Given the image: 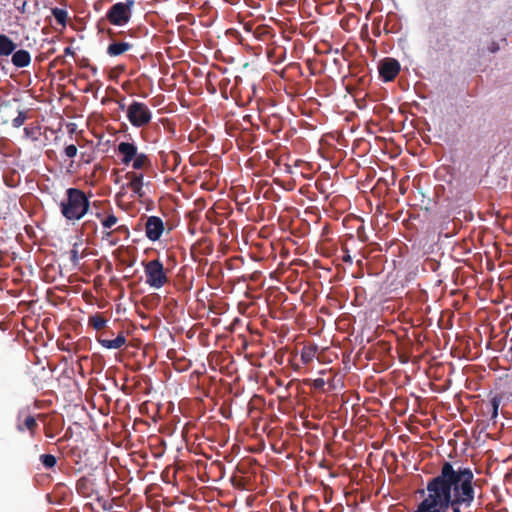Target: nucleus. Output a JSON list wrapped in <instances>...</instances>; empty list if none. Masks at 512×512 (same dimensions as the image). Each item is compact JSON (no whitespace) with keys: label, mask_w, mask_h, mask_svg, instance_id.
<instances>
[{"label":"nucleus","mask_w":512,"mask_h":512,"mask_svg":"<svg viewBox=\"0 0 512 512\" xmlns=\"http://www.w3.org/2000/svg\"><path fill=\"white\" fill-rule=\"evenodd\" d=\"M76 491L83 497H92L95 493L93 482L87 477H81L76 482Z\"/></svg>","instance_id":"obj_13"},{"label":"nucleus","mask_w":512,"mask_h":512,"mask_svg":"<svg viewBox=\"0 0 512 512\" xmlns=\"http://www.w3.org/2000/svg\"><path fill=\"white\" fill-rule=\"evenodd\" d=\"M39 460L47 470L53 469L57 464V458L52 454H42L40 455Z\"/></svg>","instance_id":"obj_21"},{"label":"nucleus","mask_w":512,"mask_h":512,"mask_svg":"<svg viewBox=\"0 0 512 512\" xmlns=\"http://www.w3.org/2000/svg\"><path fill=\"white\" fill-rule=\"evenodd\" d=\"M64 54H65V55H71V56H73L75 53H74V50H73L71 47H66V48L64 49Z\"/></svg>","instance_id":"obj_32"},{"label":"nucleus","mask_w":512,"mask_h":512,"mask_svg":"<svg viewBox=\"0 0 512 512\" xmlns=\"http://www.w3.org/2000/svg\"><path fill=\"white\" fill-rule=\"evenodd\" d=\"M10 56L11 62L16 68H25L31 64V54L25 49H15Z\"/></svg>","instance_id":"obj_11"},{"label":"nucleus","mask_w":512,"mask_h":512,"mask_svg":"<svg viewBox=\"0 0 512 512\" xmlns=\"http://www.w3.org/2000/svg\"><path fill=\"white\" fill-rule=\"evenodd\" d=\"M318 351L316 345H306L301 350V360L304 364H309L313 361Z\"/></svg>","instance_id":"obj_18"},{"label":"nucleus","mask_w":512,"mask_h":512,"mask_svg":"<svg viewBox=\"0 0 512 512\" xmlns=\"http://www.w3.org/2000/svg\"><path fill=\"white\" fill-rule=\"evenodd\" d=\"M98 343L106 349H120L126 345L127 339L123 332H120L115 339L109 340L102 336L97 337Z\"/></svg>","instance_id":"obj_12"},{"label":"nucleus","mask_w":512,"mask_h":512,"mask_svg":"<svg viewBox=\"0 0 512 512\" xmlns=\"http://www.w3.org/2000/svg\"><path fill=\"white\" fill-rule=\"evenodd\" d=\"M503 397L501 395H495L491 398L489 404L487 405L488 413L491 414L490 419L495 422L498 417L499 406L502 402Z\"/></svg>","instance_id":"obj_19"},{"label":"nucleus","mask_w":512,"mask_h":512,"mask_svg":"<svg viewBox=\"0 0 512 512\" xmlns=\"http://www.w3.org/2000/svg\"><path fill=\"white\" fill-rule=\"evenodd\" d=\"M24 134L27 138H30L34 141L38 140V137H37V129L36 128H30V127H25L24 128Z\"/></svg>","instance_id":"obj_25"},{"label":"nucleus","mask_w":512,"mask_h":512,"mask_svg":"<svg viewBox=\"0 0 512 512\" xmlns=\"http://www.w3.org/2000/svg\"><path fill=\"white\" fill-rule=\"evenodd\" d=\"M18 115L12 120V126L14 128H19L21 127L25 120L27 119V113L22 111V110H18Z\"/></svg>","instance_id":"obj_23"},{"label":"nucleus","mask_w":512,"mask_h":512,"mask_svg":"<svg viewBox=\"0 0 512 512\" xmlns=\"http://www.w3.org/2000/svg\"><path fill=\"white\" fill-rule=\"evenodd\" d=\"M117 151L122 155L121 162L124 165H129L138 153L137 146L134 143L120 142Z\"/></svg>","instance_id":"obj_8"},{"label":"nucleus","mask_w":512,"mask_h":512,"mask_svg":"<svg viewBox=\"0 0 512 512\" xmlns=\"http://www.w3.org/2000/svg\"><path fill=\"white\" fill-rule=\"evenodd\" d=\"M107 34L109 35V37L112 39L115 35L114 31L112 29H107Z\"/></svg>","instance_id":"obj_33"},{"label":"nucleus","mask_w":512,"mask_h":512,"mask_svg":"<svg viewBox=\"0 0 512 512\" xmlns=\"http://www.w3.org/2000/svg\"><path fill=\"white\" fill-rule=\"evenodd\" d=\"M134 6V0L113 4L106 13L107 21L114 26L126 25L131 20Z\"/></svg>","instance_id":"obj_3"},{"label":"nucleus","mask_w":512,"mask_h":512,"mask_svg":"<svg viewBox=\"0 0 512 512\" xmlns=\"http://www.w3.org/2000/svg\"><path fill=\"white\" fill-rule=\"evenodd\" d=\"M127 118L132 126L140 128L148 125L152 112L145 103L133 101L126 110Z\"/></svg>","instance_id":"obj_4"},{"label":"nucleus","mask_w":512,"mask_h":512,"mask_svg":"<svg viewBox=\"0 0 512 512\" xmlns=\"http://www.w3.org/2000/svg\"><path fill=\"white\" fill-rule=\"evenodd\" d=\"M134 44L128 41H112L107 47V54L111 57L123 55L133 48Z\"/></svg>","instance_id":"obj_10"},{"label":"nucleus","mask_w":512,"mask_h":512,"mask_svg":"<svg viewBox=\"0 0 512 512\" xmlns=\"http://www.w3.org/2000/svg\"><path fill=\"white\" fill-rule=\"evenodd\" d=\"M132 167L135 170H148L152 168V162L148 155L144 153H137L135 158L132 160Z\"/></svg>","instance_id":"obj_15"},{"label":"nucleus","mask_w":512,"mask_h":512,"mask_svg":"<svg viewBox=\"0 0 512 512\" xmlns=\"http://www.w3.org/2000/svg\"><path fill=\"white\" fill-rule=\"evenodd\" d=\"M115 234H122L124 235L125 239H128L130 237V230L126 225H119L115 229Z\"/></svg>","instance_id":"obj_26"},{"label":"nucleus","mask_w":512,"mask_h":512,"mask_svg":"<svg viewBox=\"0 0 512 512\" xmlns=\"http://www.w3.org/2000/svg\"><path fill=\"white\" fill-rule=\"evenodd\" d=\"M108 320L103 316L102 313H95L90 315L88 318V325L96 331L104 329L107 325Z\"/></svg>","instance_id":"obj_16"},{"label":"nucleus","mask_w":512,"mask_h":512,"mask_svg":"<svg viewBox=\"0 0 512 512\" xmlns=\"http://www.w3.org/2000/svg\"><path fill=\"white\" fill-rule=\"evenodd\" d=\"M16 48L17 44L8 35L0 34V65Z\"/></svg>","instance_id":"obj_9"},{"label":"nucleus","mask_w":512,"mask_h":512,"mask_svg":"<svg viewBox=\"0 0 512 512\" xmlns=\"http://www.w3.org/2000/svg\"><path fill=\"white\" fill-rule=\"evenodd\" d=\"M95 216L100 220L101 225L105 230H110L114 225L118 223V218L113 213L112 207H110L109 210L104 213L97 212Z\"/></svg>","instance_id":"obj_14"},{"label":"nucleus","mask_w":512,"mask_h":512,"mask_svg":"<svg viewBox=\"0 0 512 512\" xmlns=\"http://www.w3.org/2000/svg\"><path fill=\"white\" fill-rule=\"evenodd\" d=\"M343 256H342V260L346 263H349V264H352L353 262V259L349 253V250L347 248H344L343 249Z\"/></svg>","instance_id":"obj_28"},{"label":"nucleus","mask_w":512,"mask_h":512,"mask_svg":"<svg viewBox=\"0 0 512 512\" xmlns=\"http://www.w3.org/2000/svg\"><path fill=\"white\" fill-rule=\"evenodd\" d=\"M125 177L129 180L127 187L138 197H143V174L130 171L126 173Z\"/></svg>","instance_id":"obj_7"},{"label":"nucleus","mask_w":512,"mask_h":512,"mask_svg":"<svg viewBox=\"0 0 512 512\" xmlns=\"http://www.w3.org/2000/svg\"><path fill=\"white\" fill-rule=\"evenodd\" d=\"M97 501L101 504L104 510H109L112 508V505L109 504L103 496H97Z\"/></svg>","instance_id":"obj_27"},{"label":"nucleus","mask_w":512,"mask_h":512,"mask_svg":"<svg viewBox=\"0 0 512 512\" xmlns=\"http://www.w3.org/2000/svg\"><path fill=\"white\" fill-rule=\"evenodd\" d=\"M97 28H98V32H104L105 31V29L101 26L100 23H98Z\"/></svg>","instance_id":"obj_35"},{"label":"nucleus","mask_w":512,"mask_h":512,"mask_svg":"<svg viewBox=\"0 0 512 512\" xmlns=\"http://www.w3.org/2000/svg\"><path fill=\"white\" fill-rule=\"evenodd\" d=\"M143 267L145 283L149 287L153 289H160L168 283L169 278L163 263L159 259H153L143 263Z\"/></svg>","instance_id":"obj_2"},{"label":"nucleus","mask_w":512,"mask_h":512,"mask_svg":"<svg viewBox=\"0 0 512 512\" xmlns=\"http://www.w3.org/2000/svg\"><path fill=\"white\" fill-rule=\"evenodd\" d=\"M119 108H120L121 110H124V109H125V104H124V103H119Z\"/></svg>","instance_id":"obj_36"},{"label":"nucleus","mask_w":512,"mask_h":512,"mask_svg":"<svg viewBox=\"0 0 512 512\" xmlns=\"http://www.w3.org/2000/svg\"><path fill=\"white\" fill-rule=\"evenodd\" d=\"M90 208V201L86 194L78 188H68L66 198L60 203V211L67 221L82 219Z\"/></svg>","instance_id":"obj_1"},{"label":"nucleus","mask_w":512,"mask_h":512,"mask_svg":"<svg viewBox=\"0 0 512 512\" xmlns=\"http://www.w3.org/2000/svg\"><path fill=\"white\" fill-rule=\"evenodd\" d=\"M164 231V222L158 216H149L145 223V235L150 241H158Z\"/></svg>","instance_id":"obj_6"},{"label":"nucleus","mask_w":512,"mask_h":512,"mask_svg":"<svg viewBox=\"0 0 512 512\" xmlns=\"http://www.w3.org/2000/svg\"><path fill=\"white\" fill-rule=\"evenodd\" d=\"M77 147L74 144H70L65 147L64 153L68 158H74L77 155Z\"/></svg>","instance_id":"obj_24"},{"label":"nucleus","mask_w":512,"mask_h":512,"mask_svg":"<svg viewBox=\"0 0 512 512\" xmlns=\"http://www.w3.org/2000/svg\"><path fill=\"white\" fill-rule=\"evenodd\" d=\"M102 234V239L107 241L110 246H115L119 242V238L115 236L114 230H105Z\"/></svg>","instance_id":"obj_22"},{"label":"nucleus","mask_w":512,"mask_h":512,"mask_svg":"<svg viewBox=\"0 0 512 512\" xmlns=\"http://www.w3.org/2000/svg\"><path fill=\"white\" fill-rule=\"evenodd\" d=\"M52 15L54 16V18L58 24L62 25L63 27L66 26L68 12L65 9H61V8H57V7L53 8Z\"/></svg>","instance_id":"obj_20"},{"label":"nucleus","mask_w":512,"mask_h":512,"mask_svg":"<svg viewBox=\"0 0 512 512\" xmlns=\"http://www.w3.org/2000/svg\"><path fill=\"white\" fill-rule=\"evenodd\" d=\"M400 72V63L394 58H385L379 64V75L385 82L393 81Z\"/></svg>","instance_id":"obj_5"},{"label":"nucleus","mask_w":512,"mask_h":512,"mask_svg":"<svg viewBox=\"0 0 512 512\" xmlns=\"http://www.w3.org/2000/svg\"><path fill=\"white\" fill-rule=\"evenodd\" d=\"M80 66L88 67L94 74L97 73V67L90 65L88 59H83Z\"/></svg>","instance_id":"obj_29"},{"label":"nucleus","mask_w":512,"mask_h":512,"mask_svg":"<svg viewBox=\"0 0 512 512\" xmlns=\"http://www.w3.org/2000/svg\"><path fill=\"white\" fill-rule=\"evenodd\" d=\"M26 5H27V1H25V0H24V1H22V3H21L20 5H17V6H16V9H17L20 13L24 14V13H26Z\"/></svg>","instance_id":"obj_30"},{"label":"nucleus","mask_w":512,"mask_h":512,"mask_svg":"<svg viewBox=\"0 0 512 512\" xmlns=\"http://www.w3.org/2000/svg\"><path fill=\"white\" fill-rule=\"evenodd\" d=\"M37 427H38V423H37L35 417L32 415L26 416L23 423L17 424V430L19 432H23L25 429H27L30 432L31 436L35 435Z\"/></svg>","instance_id":"obj_17"},{"label":"nucleus","mask_w":512,"mask_h":512,"mask_svg":"<svg viewBox=\"0 0 512 512\" xmlns=\"http://www.w3.org/2000/svg\"><path fill=\"white\" fill-rule=\"evenodd\" d=\"M315 384H316L317 387H319L320 385L324 384V380L323 379H317V380H315Z\"/></svg>","instance_id":"obj_34"},{"label":"nucleus","mask_w":512,"mask_h":512,"mask_svg":"<svg viewBox=\"0 0 512 512\" xmlns=\"http://www.w3.org/2000/svg\"><path fill=\"white\" fill-rule=\"evenodd\" d=\"M506 358L510 363H512V345L509 347L506 353Z\"/></svg>","instance_id":"obj_31"}]
</instances>
